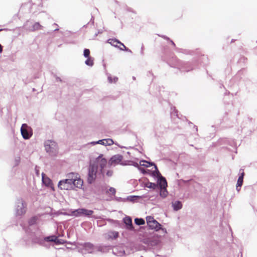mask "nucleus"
Segmentation results:
<instances>
[{
  "mask_svg": "<svg viewBox=\"0 0 257 257\" xmlns=\"http://www.w3.org/2000/svg\"><path fill=\"white\" fill-rule=\"evenodd\" d=\"M75 175V173H70L68 175V178L60 181L58 183V187L61 190H70L73 188V183L71 176Z\"/></svg>",
  "mask_w": 257,
  "mask_h": 257,
  "instance_id": "f257e3e1",
  "label": "nucleus"
},
{
  "mask_svg": "<svg viewBox=\"0 0 257 257\" xmlns=\"http://www.w3.org/2000/svg\"><path fill=\"white\" fill-rule=\"evenodd\" d=\"M97 172V166L94 164L90 165L88 169L87 181L91 184L94 181L96 178Z\"/></svg>",
  "mask_w": 257,
  "mask_h": 257,
  "instance_id": "f03ea898",
  "label": "nucleus"
},
{
  "mask_svg": "<svg viewBox=\"0 0 257 257\" xmlns=\"http://www.w3.org/2000/svg\"><path fill=\"white\" fill-rule=\"evenodd\" d=\"M21 132L23 138L25 140L30 139L33 135L31 127L26 123L22 125Z\"/></svg>",
  "mask_w": 257,
  "mask_h": 257,
  "instance_id": "7ed1b4c3",
  "label": "nucleus"
},
{
  "mask_svg": "<svg viewBox=\"0 0 257 257\" xmlns=\"http://www.w3.org/2000/svg\"><path fill=\"white\" fill-rule=\"evenodd\" d=\"M93 213V211L91 210H88L84 208H79L74 210L72 212V215L74 216H89L91 215Z\"/></svg>",
  "mask_w": 257,
  "mask_h": 257,
  "instance_id": "20e7f679",
  "label": "nucleus"
},
{
  "mask_svg": "<svg viewBox=\"0 0 257 257\" xmlns=\"http://www.w3.org/2000/svg\"><path fill=\"white\" fill-rule=\"evenodd\" d=\"M45 150L47 152L55 154L57 150V145L55 142L48 140L45 143Z\"/></svg>",
  "mask_w": 257,
  "mask_h": 257,
  "instance_id": "39448f33",
  "label": "nucleus"
},
{
  "mask_svg": "<svg viewBox=\"0 0 257 257\" xmlns=\"http://www.w3.org/2000/svg\"><path fill=\"white\" fill-rule=\"evenodd\" d=\"M27 210V204L23 199L19 200L17 202V215L24 214Z\"/></svg>",
  "mask_w": 257,
  "mask_h": 257,
  "instance_id": "423d86ee",
  "label": "nucleus"
},
{
  "mask_svg": "<svg viewBox=\"0 0 257 257\" xmlns=\"http://www.w3.org/2000/svg\"><path fill=\"white\" fill-rule=\"evenodd\" d=\"M147 223L149 227L151 229L158 230L161 228V225L154 219L152 216H147L146 217Z\"/></svg>",
  "mask_w": 257,
  "mask_h": 257,
  "instance_id": "0eeeda50",
  "label": "nucleus"
},
{
  "mask_svg": "<svg viewBox=\"0 0 257 257\" xmlns=\"http://www.w3.org/2000/svg\"><path fill=\"white\" fill-rule=\"evenodd\" d=\"M107 42L111 45L115 47H117L118 44L122 46V47H119V49L120 50L125 51H127L128 50V48H127L123 43L116 39H109L108 40Z\"/></svg>",
  "mask_w": 257,
  "mask_h": 257,
  "instance_id": "6e6552de",
  "label": "nucleus"
},
{
  "mask_svg": "<svg viewBox=\"0 0 257 257\" xmlns=\"http://www.w3.org/2000/svg\"><path fill=\"white\" fill-rule=\"evenodd\" d=\"M71 179L73 183V187L74 186L80 188L82 186L83 183V180L78 176V174H75V175L71 176Z\"/></svg>",
  "mask_w": 257,
  "mask_h": 257,
  "instance_id": "1a4fd4ad",
  "label": "nucleus"
},
{
  "mask_svg": "<svg viewBox=\"0 0 257 257\" xmlns=\"http://www.w3.org/2000/svg\"><path fill=\"white\" fill-rule=\"evenodd\" d=\"M96 162L97 164L100 167V170L101 173L103 174V169L106 166L107 164V161L105 159L102 158V155H100L96 159Z\"/></svg>",
  "mask_w": 257,
  "mask_h": 257,
  "instance_id": "9d476101",
  "label": "nucleus"
},
{
  "mask_svg": "<svg viewBox=\"0 0 257 257\" xmlns=\"http://www.w3.org/2000/svg\"><path fill=\"white\" fill-rule=\"evenodd\" d=\"M122 156L121 155L113 156L110 159V164L111 165H115L120 163L122 160Z\"/></svg>",
  "mask_w": 257,
  "mask_h": 257,
  "instance_id": "9b49d317",
  "label": "nucleus"
},
{
  "mask_svg": "<svg viewBox=\"0 0 257 257\" xmlns=\"http://www.w3.org/2000/svg\"><path fill=\"white\" fill-rule=\"evenodd\" d=\"M45 240L48 241L54 242L57 244H60L62 243L58 238V237L55 235H52L47 237L45 238Z\"/></svg>",
  "mask_w": 257,
  "mask_h": 257,
  "instance_id": "f8f14e48",
  "label": "nucleus"
},
{
  "mask_svg": "<svg viewBox=\"0 0 257 257\" xmlns=\"http://www.w3.org/2000/svg\"><path fill=\"white\" fill-rule=\"evenodd\" d=\"M124 222L127 225V228L133 229L134 228L132 224V220L131 217H126L124 218Z\"/></svg>",
  "mask_w": 257,
  "mask_h": 257,
  "instance_id": "ddd939ff",
  "label": "nucleus"
},
{
  "mask_svg": "<svg viewBox=\"0 0 257 257\" xmlns=\"http://www.w3.org/2000/svg\"><path fill=\"white\" fill-rule=\"evenodd\" d=\"M97 143L100 144L101 145H108L110 146L112 145L113 144V141L112 139H104L102 140H99Z\"/></svg>",
  "mask_w": 257,
  "mask_h": 257,
  "instance_id": "4468645a",
  "label": "nucleus"
},
{
  "mask_svg": "<svg viewBox=\"0 0 257 257\" xmlns=\"http://www.w3.org/2000/svg\"><path fill=\"white\" fill-rule=\"evenodd\" d=\"M244 175V173L243 171L241 173L240 176L238 177L237 182L236 189L239 191V189L238 187H240L243 183V177Z\"/></svg>",
  "mask_w": 257,
  "mask_h": 257,
  "instance_id": "2eb2a0df",
  "label": "nucleus"
},
{
  "mask_svg": "<svg viewBox=\"0 0 257 257\" xmlns=\"http://www.w3.org/2000/svg\"><path fill=\"white\" fill-rule=\"evenodd\" d=\"M42 181L43 183L45 184L46 186L48 187L52 186V181L49 178L45 177L43 174H42Z\"/></svg>",
  "mask_w": 257,
  "mask_h": 257,
  "instance_id": "dca6fc26",
  "label": "nucleus"
},
{
  "mask_svg": "<svg viewBox=\"0 0 257 257\" xmlns=\"http://www.w3.org/2000/svg\"><path fill=\"white\" fill-rule=\"evenodd\" d=\"M159 186L160 188H166L167 187V181L165 178L162 177L160 178Z\"/></svg>",
  "mask_w": 257,
  "mask_h": 257,
  "instance_id": "f3484780",
  "label": "nucleus"
},
{
  "mask_svg": "<svg viewBox=\"0 0 257 257\" xmlns=\"http://www.w3.org/2000/svg\"><path fill=\"white\" fill-rule=\"evenodd\" d=\"M38 220H39L38 216H33L30 219V220L29 221V223L30 225L35 224L37 223V221Z\"/></svg>",
  "mask_w": 257,
  "mask_h": 257,
  "instance_id": "a211bd4d",
  "label": "nucleus"
},
{
  "mask_svg": "<svg viewBox=\"0 0 257 257\" xmlns=\"http://www.w3.org/2000/svg\"><path fill=\"white\" fill-rule=\"evenodd\" d=\"M174 209L175 210H178L181 209L182 207V204L180 201H176L173 204Z\"/></svg>",
  "mask_w": 257,
  "mask_h": 257,
  "instance_id": "6ab92c4d",
  "label": "nucleus"
},
{
  "mask_svg": "<svg viewBox=\"0 0 257 257\" xmlns=\"http://www.w3.org/2000/svg\"><path fill=\"white\" fill-rule=\"evenodd\" d=\"M160 195L162 197H166L168 195V191L166 189V188H160Z\"/></svg>",
  "mask_w": 257,
  "mask_h": 257,
  "instance_id": "aec40b11",
  "label": "nucleus"
},
{
  "mask_svg": "<svg viewBox=\"0 0 257 257\" xmlns=\"http://www.w3.org/2000/svg\"><path fill=\"white\" fill-rule=\"evenodd\" d=\"M135 223L139 225H143L145 224V220L142 218H136L135 220Z\"/></svg>",
  "mask_w": 257,
  "mask_h": 257,
  "instance_id": "412c9836",
  "label": "nucleus"
},
{
  "mask_svg": "<svg viewBox=\"0 0 257 257\" xmlns=\"http://www.w3.org/2000/svg\"><path fill=\"white\" fill-rule=\"evenodd\" d=\"M42 28V26L39 23H35L33 26V30L36 31L40 30Z\"/></svg>",
  "mask_w": 257,
  "mask_h": 257,
  "instance_id": "4be33fe9",
  "label": "nucleus"
},
{
  "mask_svg": "<svg viewBox=\"0 0 257 257\" xmlns=\"http://www.w3.org/2000/svg\"><path fill=\"white\" fill-rule=\"evenodd\" d=\"M109 236L111 238L115 239L118 236V233L116 231H112L110 233Z\"/></svg>",
  "mask_w": 257,
  "mask_h": 257,
  "instance_id": "5701e85b",
  "label": "nucleus"
},
{
  "mask_svg": "<svg viewBox=\"0 0 257 257\" xmlns=\"http://www.w3.org/2000/svg\"><path fill=\"white\" fill-rule=\"evenodd\" d=\"M85 64L87 65L92 66L93 65V60L91 58L88 57L87 59L85 61Z\"/></svg>",
  "mask_w": 257,
  "mask_h": 257,
  "instance_id": "b1692460",
  "label": "nucleus"
},
{
  "mask_svg": "<svg viewBox=\"0 0 257 257\" xmlns=\"http://www.w3.org/2000/svg\"><path fill=\"white\" fill-rule=\"evenodd\" d=\"M116 192L115 189L113 187H110L108 191H107V193L109 194L114 195Z\"/></svg>",
  "mask_w": 257,
  "mask_h": 257,
  "instance_id": "393cba45",
  "label": "nucleus"
},
{
  "mask_svg": "<svg viewBox=\"0 0 257 257\" xmlns=\"http://www.w3.org/2000/svg\"><path fill=\"white\" fill-rule=\"evenodd\" d=\"M90 51L88 49H85L84 50V57L88 58L89 57Z\"/></svg>",
  "mask_w": 257,
  "mask_h": 257,
  "instance_id": "a878e982",
  "label": "nucleus"
},
{
  "mask_svg": "<svg viewBox=\"0 0 257 257\" xmlns=\"http://www.w3.org/2000/svg\"><path fill=\"white\" fill-rule=\"evenodd\" d=\"M140 164H141V165H142V166H144L148 167L149 166V164L150 163L147 161H142L140 162Z\"/></svg>",
  "mask_w": 257,
  "mask_h": 257,
  "instance_id": "bb28decb",
  "label": "nucleus"
},
{
  "mask_svg": "<svg viewBox=\"0 0 257 257\" xmlns=\"http://www.w3.org/2000/svg\"><path fill=\"white\" fill-rule=\"evenodd\" d=\"M113 174V172L112 171H108L106 173L107 176L110 177Z\"/></svg>",
  "mask_w": 257,
  "mask_h": 257,
  "instance_id": "cd10ccee",
  "label": "nucleus"
},
{
  "mask_svg": "<svg viewBox=\"0 0 257 257\" xmlns=\"http://www.w3.org/2000/svg\"><path fill=\"white\" fill-rule=\"evenodd\" d=\"M155 186V184L154 183H150V185L149 186H148V187L151 188L154 187Z\"/></svg>",
  "mask_w": 257,
  "mask_h": 257,
  "instance_id": "c85d7f7f",
  "label": "nucleus"
},
{
  "mask_svg": "<svg viewBox=\"0 0 257 257\" xmlns=\"http://www.w3.org/2000/svg\"><path fill=\"white\" fill-rule=\"evenodd\" d=\"M3 50V46L0 44V54L2 53Z\"/></svg>",
  "mask_w": 257,
  "mask_h": 257,
  "instance_id": "c756f323",
  "label": "nucleus"
},
{
  "mask_svg": "<svg viewBox=\"0 0 257 257\" xmlns=\"http://www.w3.org/2000/svg\"><path fill=\"white\" fill-rule=\"evenodd\" d=\"M15 166H16V164H15L14 165V167H13V171H14V173H15V171H16V170L14 169V167H15Z\"/></svg>",
  "mask_w": 257,
  "mask_h": 257,
  "instance_id": "7c9ffc66",
  "label": "nucleus"
},
{
  "mask_svg": "<svg viewBox=\"0 0 257 257\" xmlns=\"http://www.w3.org/2000/svg\"><path fill=\"white\" fill-rule=\"evenodd\" d=\"M119 47H122V46L120 45H118V46L116 48H118L119 49Z\"/></svg>",
  "mask_w": 257,
  "mask_h": 257,
  "instance_id": "2f4dec72",
  "label": "nucleus"
},
{
  "mask_svg": "<svg viewBox=\"0 0 257 257\" xmlns=\"http://www.w3.org/2000/svg\"><path fill=\"white\" fill-rule=\"evenodd\" d=\"M12 132H13V135H14V134H15L14 129H12Z\"/></svg>",
  "mask_w": 257,
  "mask_h": 257,
  "instance_id": "473e14b6",
  "label": "nucleus"
},
{
  "mask_svg": "<svg viewBox=\"0 0 257 257\" xmlns=\"http://www.w3.org/2000/svg\"><path fill=\"white\" fill-rule=\"evenodd\" d=\"M3 30H4V29H0V32H1V31H3Z\"/></svg>",
  "mask_w": 257,
  "mask_h": 257,
  "instance_id": "72a5a7b5",
  "label": "nucleus"
}]
</instances>
